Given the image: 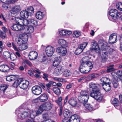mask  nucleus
Returning <instances> with one entry per match:
<instances>
[{
    "mask_svg": "<svg viewBox=\"0 0 122 122\" xmlns=\"http://www.w3.org/2000/svg\"><path fill=\"white\" fill-rule=\"evenodd\" d=\"M92 57L86 56L83 57L81 61V65L80 67V71L86 74L93 67V65L90 59Z\"/></svg>",
    "mask_w": 122,
    "mask_h": 122,
    "instance_id": "1",
    "label": "nucleus"
},
{
    "mask_svg": "<svg viewBox=\"0 0 122 122\" xmlns=\"http://www.w3.org/2000/svg\"><path fill=\"white\" fill-rule=\"evenodd\" d=\"M92 44L94 46L95 48L91 49V51H92L94 50L98 54L100 53V48L103 51L105 50H107L109 47L108 43L106 42L101 40L99 41L98 44H97L95 41L92 42Z\"/></svg>",
    "mask_w": 122,
    "mask_h": 122,
    "instance_id": "2",
    "label": "nucleus"
},
{
    "mask_svg": "<svg viewBox=\"0 0 122 122\" xmlns=\"http://www.w3.org/2000/svg\"><path fill=\"white\" fill-rule=\"evenodd\" d=\"M88 91H82L78 97V99L80 102L83 104L87 103L89 98V96L87 94Z\"/></svg>",
    "mask_w": 122,
    "mask_h": 122,
    "instance_id": "3",
    "label": "nucleus"
},
{
    "mask_svg": "<svg viewBox=\"0 0 122 122\" xmlns=\"http://www.w3.org/2000/svg\"><path fill=\"white\" fill-rule=\"evenodd\" d=\"M122 14V12H118L117 10L115 9H111L109 11V14L111 16L112 19L114 20H116L118 19Z\"/></svg>",
    "mask_w": 122,
    "mask_h": 122,
    "instance_id": "4",
    "label": "nucleus"
},
{
    "mask_svg": "<svg viewBox=\"0 0 122 122\" xmlns=\"http://www.w3.org/2000/svg\"><path fill=\"white\" fill-rule=\"evenodd\" d=\"M96 90L91 92L90 93V96L98 101H100L102 99V95L99 92V89Z\"/></svg>",
    "mask_w": 122,
    "mask_h": 122,
    "instance_id": "5",
    "label": "nucleus"
},
{
    "mask_svg": "<svg viewBox=\"0 0 122 122\" xmlns=\"http://www.w3.org/2000/svg\"><path fill=\"white\" fill-rule=\"evenodd\" d=\"M80 116L76 114H74L71 116L69 120L63 119L62 122H80Z\"/></svg>",
    "mask_w": 122,
    "mask_h": 122,
    "instance_id": "6",
    "label": "nucleus"
},
{
    "mask_svg": "<svg viewBox=\"0 0 122 122\" xmlns=\"http://www.w3.org/2000/svg\"><path fill=\"white\" fill-rule=\"evenodd\" d=\"M87 44V42H84L83 44L78 45L77 49L75 50V54L78 55L82 52Z\"/></svg>",
    "mask_w": 122,
    "mask_h": 122,
    "instance_id": "7",
    "label": "nucleus"
},
{
    "mask_svg": "<svg viewBox=\"0 0 122 122\" xmlns=\"http://www.w3.org/2000/svg\"><path fill=\"white\" fill-rule=\"evenodd\" d=\"M55 51L54 48L50 46H47L45 49L46 54L48 56H51Z\"/></svg>",
    "mask_w": 122,
    "mask_h": 122,
    "instance_id": "8",
    "label": "nucleus"
},
{
    "mask_svg": "<svg viewBox=\"0 0 122 122\" xmlns=\"http://www.w3.org/2000/svg\"><path fill=\"white\" fill-rule=\"evenodd\" d=\"M56 51L60 55L62 56H65L67 52L66 48L62 46L58 47L56 49Z\"/></svg>",
    "mask_w": 122,
    "mask_h": 122,
    "instance_id": "9",
    "label": "nucleus"
},
{
    "mask_svg": "<svg viewBox=\"0 0 122 122\" xmlns=\"http://www.w3.org/2000/svg\"><path fill=\"white\" fill-rule=\"evenodd\" d=\"M32 93L35 95H39L41 94L42 92L41 88L40 86H33L32 88Z\"/></svg>",
    "mask_w": 122,
    "mask_h": 122,
    "instance_id": "10",
    "label": "nucleus"
},
{
    "mask_svg": "<svg viewBox=\"0 0 122 122\" xmlns=\"http://www.w3.org/2000/svg\"><path fill=\"white\" fill-rule=\"evenodd\" d=\"M29 84V82L28 81L21 79V81H20L19 87L23 89H25L27 88Z\"/></svg>",
    "mask_w": 122,
    "mask_h": 122,
    "instance_id": "11",
    "label": "nucleus"
},
{
    "mask_svg": "<svg viewBox=\"0 0 122 122\" xmlns=\"http://www.w3.org/2000/svg\"><path fill=\"white\" fill-rule=\"evenodd\" d=\"M23 32L26 33H32L34 31L33 27L32 26H30L22 27Z\"/></svg>",
    "mask_w": 122,
    "mask_h": 122,
    "instance_id": "12",
    "label": "nucleus"
},
{
    "mask_svg": "<svg viewBox=\"0 0 122 122\" xmlns=\"http://www.w3.org/2000/svg\"><path fill=\"white\" fill-rule=\"evenodd\" d=\"M99 86L98 84L94 83L91 82L89 84V89L90 91H92L93 92H94L99 89L98 87Z\"/></svg>",
    "mask_w": 122,
    "mask_h": 122,
    "instance_id": "13",
    "label": "nucleus"
},
{
    "mask_svg": "<svg viewBox=\"0 0 122 122\" xmlns=\"http://www.w3.org/2000/svg\"><path fill=\"white\" fill-rule=\"evenodd\" d=\"M117 36L114 34L110 35L109 39V43L110 44H113L117 41Z\"/></svg>",
    "mask_w": 122,
    "mask_h": 122,
    "instance_id": "14",
    "label": "nucleus"
},
{
    "mask_svg": "<svg viewBox=\"0 0 122 122\" xmlns=\"http://www.w3.org/2000/svg\"><path fill=\"white\" fill-rule=\"evenodd\" d=\"M38 56L37 53L35 51H31L29 53V59L31 60L36 59Z\"/></svg>",
    "mask_w": 122,
    "mask_h": 122,
    "instance_id": "15",
    "label": "nucleus"
},
{
    "mask_svg": "<svg viewBox=\"0 0 122 122\" xmlns=\"http://www.w3.org/2000/svg\"><path fill=\"white\" fill-rule=\"evenodd\" d=\"M41 107H43L45 110H48L51 109L52 106L50 102H47L43 103L41 105Z\"/></svg>",
    "mask_w": 122,
    "mask_h": 122,
    "instance_id": "16",
    "label": "nucleus"
},
{
    "mask_svg": "<svg viewBox=\"0 0 122 122\" xmlns=\"http://www.w3.org/2000/svg\"><path fill=\"white\" fill-rule=\"evenodd\" d=\"M21 10V8L20 5H15L13 7L11 13L13 14H16L20 11Z\"/></svg>",
    "mask_w": 122,
    "mask_h": 122,
    "instance_id": "17",
    "label": "nucleus"
},
{
    "mask_svg": "<svg viewBox=\"0 0 122 122\" xmlns=\"http://www.w3.org/2000/svg\"><path fill=\"white\" fill-rule=\"evenodd\" d=\"M23 26H20L17 24H15L12 25L11 28L13 30L15 31L23 30L22 27Z\"/></svg>",
    "mask_w": 122,
    "mask_h": 122,
    "instance_id": "18",
    "label": "nucleus"
},
{
    "mask_svg": "<svg viewBox=\"0 0 122 122\" xmlns=\"http://www.w3.org/2000/svg\"><path fill=\"white\" fill-rule=\"evenodd\" d=\"M30 111L29 110L24 111L20 114V115L22 118H25L26 117H29L30 115L29 114Z\"/></svg>",
    "mask_w": 122,
    "mask_h": 122,
    "instance_id": "19",
    "label": "nucleus"
},
{
    "mask_svg": "<svg viewBox=\"0 0 122 122\" xmlns=\"http://www.w3.org/2000/svg\"><path fill=\"white\" fill-rule=\"evenodd\" d=\"M83 104L88 112H91L95 110L93 106L90 104L85 103Z\"/></svg>",
    "mask_w": 122,
    "mask_h": 122,
    "instance_id": "20",
    "label": "nucleus"
},
{
    "mask_svg": "<svg viewBox=\"0 0 122 122\" xmlns=\"http://www.w3.org/2000/svg\"><path fill=\"white\" fill-rule=\"evenodd\" d=\"M48 95L44 93L41 94L39 97V100L41 102H45L48 100Z\"/></svg>",
    "mask_w": 122,
    "mask_h": 122,
    "instance_id": "21",
    "label": "nucleus"
},
{
    "mask_svg": "<svg viewBox=\"0 0 122 122\" xmlns=\"http://www.w3.org/2000/svg\"><path fill=\"white\" fill-rule=\"evenodd\" d=\"M111 103L116 108L118 109H120V103L117 98H114L111 102Z\"/></svg>",
    "mask_w": 122,
    "mask_h": 122,
    "instance_id": "22",
    "label": "nucleus"
},
{
    "mask_svg": "<svg viewBox=\"0 0 122 122\" xmlns=\"http://www.w3.org/2000/svg\"><path fill=\"white\" fill-rule=\"evenodd\" d=\"M9 70L8 66L6 65H2L0 66V71L4 72H7Z\"/></svg>",
    "mask_w": 122,
    "mask_h": 122,
    "instance_id": "23",
    "label": "nucleus"
},
{
    "mask_svg": "<svg viewBox=\"0 0 122 122\" xmlns=\"http://www.w3.org/2000/svg\"><path fill=\"white\" fill-rule=\"evenodd\" d=\"M20 15L22 18H27L30 15L28 12L26 10L22 11L20 13Z\"/></svg>",
    "mask_w": 122,
    "mask_h": 122,
    "instance_id": "24",
    "label": "nucleus"
},
{
    "mask_svg": "<svg viewBox=\"0 0 122 122\" xmlns=\"http://www.w3.org/2000/svg\"><path fill=\"white\" fill-rule=\"evenodd\" d=\"M110 84V82L107 84H102L103 87L106 92L109 91L111 89V86Z\"/></svg>",
    "mask_w": 122,
    "mask_h": 122,
    "instance_id": "25",
    "label": "nucleus"
},
{
    "mask_svg": "<svg viewBox=\"0 0 122 122\" xmlns=\"http://www.w3.org/2000/svg\"><path fill=\"white\" fill-rule=\"evenodd\" d=\"M33 72L35 73H38L39 74H40L41 73L38 69L35 70L32 69H31V70H29L28 71V73L31 76H33Z\"/></svg>",
    "mask_w": 122,
    "mask_h": 122,
    "instance_id": "26",
    "label": "nucleus"
},
{
    "mask_svg": "<svg viewBox=\"0 0 122 122\" xmlns=\"http://www.w3.org/2000/svg\"><path fill=\"white\" fill-rule=\"evenodd\" d=\"M58 43L61 45L66 47L67 46L68 43L64 39H61L58 40Z\"/></svg>",
    "mask_w": 122,
    "mask_h": 122,
    "instance_id": "27",
    "label": "nucleus"
},
{
    "mask_svg": "<svg viewBox=\"0 0 122 122\" xmlns=\"http://www.w3.org/2000/svg\"><path fill=\"white\" fill-rule=\"evenodd\" d=\"M68 103L70 105L73 107L76 106L77 104L76 101L72 98H71L69 100Z\"/></svg>",
    "mask_w": 122,
    "mask_h": 122,
    "instance_id": "28",
    "label": "nucleus"
},
{
    "mask_svg": "<svg viewBox=\"0 0 122 122\" xmlns=\"http://www.w3.org/2000/svg\"><path fill=\"white\" fill-rule=\"evenodd\" d=\"M29 111H30V112L29 114L30 115L29 117L33 119L37 115L36 111L33 110H29Z\"/></svg>",
    "mask_w": 122,
    "mask_h": 122,
    "instance_id": "29",
    "label": "nucleus"
},
{
    "mask_svg": "<svg viewBox=\"0 0 122 122\" xmlns=\"http://www.w3.org/2000/svg\"><path fill=\"white\" fill-rule=\"evenodd\" d=\"M36 16L38 19H41L44 16L43 13L40 11L37 12L36 14Z\"/></svg>",
    "mask_w": 122,
    "mask_h": 122,
    "instance_id": "30",
    "label": "nucleus"
},
{
    "mask_svg": "<svg viewBox=\"0 0 122 122\" xmlns=\"http://www.w3.org/2000/svg\"><path fill=\"white\" fill-rule=\"evenodd\" d=\"M81 32L78 30H76L74 31L73 32V36L77 38L81 35Z\"/></svg>",
    "mask_w": 122,
    "mask_h": 122,
    "instance_id": "31",
    "label": "nucleus"
},
{
    "mask_svg": "<svg viewBox=\"0 0 122 122\" xmlns=\"http://www.w3.org/2000/svg\"><path fill=\"white\" fill-rule=\"evenodd\" d=\"M71 113L68 110H65L63 112V115L65 118H68L70 116Z\"/></svg>",
    "mask_w": 122,
    "mask_h": 122,
    "instance_id": "32",
    "label": "nucleus"
},
{
    "mask_svg": "<svg viewBox=\"0 0 122 122\" xmlns=\"http://www.w3.org/2000/svg\"><path fill=\"white\" fill-rule=\"evenodd\" d=\"M24 34H22L20 35L19 36L20 38L22 39L24 41L26 42L28 39V36L26 34L27 33H24Z\"/></svg>",
    "mask_w": 122,
    "mask_h": 122,
    "instance_id": "33",
    "label": "nucleus"
},
{
    "mask_svg": "<svg viewBox=\"0 0 122 122\" xmlns=\"http://www.w3.org/2000/svg\"><path fill=\"white\" fill-rule=\"evenodd\" d=\"M28 12V13L30 14V16H31L34 12V9L33 7L30 6L28 7L27 8V10Z\"/></svg>",
    "mask_w": 122,
    "mask_h": 122,
    "instance_id": "34",
    "label": "nucleus"
},
{
    "mask_svg": "<svg viewBox=\"0 0 122 122\" xmlns=\"http://www.w3.org/2000/svg\"><path fill=\"white\" fill-rule=\"evenodd\" d=\"M53 91L54 93L57 95H59L61 93L60 89L57 87H54L53 88Z\"/></svg>",
    "mask_w": 122,
    "mask_h": 122,
    "instance_id": "35",
    "label": "nucleus"
},
{
    "mask_svg": "<svg viewBox=\"0 0 122 122\" xmlns=\"http://www.w3.org/2000/svg\"><path fill=\"white\" fill-rule=\"evenodd\" d=\"M16 79V78L15 76L11 75L7 76L6 78V80L7 81H10L14 80Z\"/></svg>",
    "mask_w": 122,
    "mask_h": 122,
    "instance_id": "36",
    "label": "nucleus"
},
{
    "mask_svg": "<svg viewBox=\"0 0 122 122\" xmlns=\"http://www.w3.org/2000/svg\"><path fill=\"white\" fill-rule=\"evenodd\" d=\"M100 80L101 82H102V84H107L110 82V79L106 77H102Z\"/></svg>",
    "mask_w": 122,
    "mask_h": 122,
    "instance_id": "37",
    "label": "nucleus"
},
{
    "mask_svg": "<svg viewBox=\"0 0 122 122\" xmlns=\"http://www.w3.org/2000/svg\"><path fill=\"white\" fill-rule=\"evenodd\" d=\"M117 79L113 78L112 80V81L113 84V87L115 88L117 87L118 86V82L117 81Z\"/></svg>",
    "mask_w": 122,
    "mask_h": 122,
    "instance_id": "38",
    "label": "nucleus"
},
{
    "mask_svg": "<svg viewBox=\"0 0 122 122\" xmlns=\"http://www.w3.org/2000/svg\"><path fill=\"white\" fill-rule=\"evenodd\" d=\"M18 48L20 50L22 51L27 49L28 48V46L24 43H23L20 44Z\"/></svg>",
    "mask_w": 122,
    "mask_h": 122,
    "instance_id": "39",
    "label": "nucleus"
},
{
    "mask_svg": "<svg viewBox=\"0 0 122 122\" xmlns=\"http://www.w3.org/2000/svg\"><path fill=\"white\" fill-rule=\"evenodd\" d=\"M61 71H62V68L61 66H59L55 68L54 72L56 74L58 75L59 74V72Z\"/></svg>",
    "mask_w": 122,
    "mask_h": 122,
    "instance_id": "40",
    "label": "nucleus"
},
{
    "mask_svg": "<svg viewBox=\"0 0 122 122\" xmlns=\"http://www.w3.org/2000/svg\"><path fill=\"white\" fill-rule=\"evenodd\" d=\"M12 45L14 49V50L17 51L15 52V54L18 56L19 57H21V55L18 51V49L16 47L15 45L13 42H12Z\"/></svg>",
    "mask_w": 122,
    "mask_h": 122,
    "instance_id": "41",
    "label": "nucleus"
},
{
    "mask_svg": "<svg viewBox=\"0 0 122 122\" xmlns=\"http://www.w3.org/2000/svg\"><path fill=\"white\" fill-rule=\"evenodd\" d=\"M21 79H20L16 80L13 84V86L15 87H16L18 86H19L20 84V81H21Z\"/></svg>",
    "mask_w": 122,
    "mask_h": 122,
    "instance_id": "42",
    "label": "nucleus"
},
{
    "mask_svg": "<svg viewBox=\"0 0 122 122\" xmlns=\"http://www.w3.org/2000/svg\"><path fill=\"white\" fill-rule=\"evenodd\" d=\"M116 6L117 9L119 10L122 11V3L121 2L117 3Z\"/></svg>",
    "mask_w": 122,
    "mask_h": 122,
    "instance_id": "43",
    "label": "nucleus"
},
{
    "mask_svg": "<svg viewBox=\"0 0 122 122\" xmlns=\"http://www.w3.org/2000/svg\"><path fill=\"white\" fill-rule=\"evenodd\" d=\"M70 75L71 73L70 71L67 70H66L63 72V76H68Z\"/></svg>",
    "mask_w": 122,
    "mask_h": 122,
    "instance_id": "44",
    "label": "nucleus"
},
{
    "mask_svg": "<svg viewBox=\"0 0 122 122\" xmlns=\"http://www.w3.org/2000/svg\"><path fill=\"white\" fill-rule=\"evenodd\" d=\"M3 55L4 57L9 58L10 57V54L9 51H5L3 52Z\"/></svg>",
    "mask_w": 122,
    "mask_h": 122,
    "instance_id": "45",
    "label": "nucleus"
},
{
    "mask_svg": "<svg viewBox=\"0 0 122 122\" xmlns=\"http://www.w3.org/2000/svg\"><path fill=\"white\" fill-rule=\"evenodd\" d=\"M29 23L31 24L32 25H37V22L35 20L32 19H29Z\"/></svg>",
    "mask_w": 122,
    "mask_h": 122,
    "instance_id": "46",
    "label": "nucleus"
},
{
    "mask_svg": "<svg viewBox=\"0 0 122 122\" xmlns=\"http://www.w3.org/2000/svg\"><path fill=\"white\" fill-rule=\"evenodd\" d=\"M62 100V98L61 97H59L58 98V99L56 101V102L60 106L62 105L61 102Z\"/></svg>",
    "mask_w": 122,
    "mask_h": 122,
    "instance_id": "47",
    "label": "nucleus"
},
{
    "mask_svg": "<svg viewBox=\"0 0 122 122\" xmlns=\"http://www.w3.org/2000/svg\"><path fill=\"white\" fill-rule=\"evenodd\" d=\"M7 86L5 84H3L0 87V89L4 92L6 89L7 88Z\"/></svg>",
    "mask_w": 122,
    "mask_h": 122,
    "instance_id": "48",
    "label": "nucleus"
},
{
    "mask_svg": "<svg viewBox=\"0 0 122 122\" xmlns=\"http://www.w3.org/2000/svg\"><path fill=\"white\" fill-rule=\"evenodd\" d=\"M43 107H41V105L40 106L38 109V111L36 112L37 113V115L41 113L43 110H45Z\"/></svg>",
    "mask_w": 122,
    "mask_h": 122,
    "instance_id": "49",
    "label": "nucleus"
},
{
    "mask_svg": "<svg viewBox=\"0 0 122 122\" xmlns=\"http://www.w3.org/2000/svg\"><path fill=\"white\" fill-rule=\"evenodd\" d=\"M23 24L22 26H24L23 25L25 26H27L28 24L29 23V19L28 20L26 19H23V22H22Z\"/></svg>",
    "mask_w": 122,
    "mask_h": 122,
    "instance_id": "50",
    "label": "nucleus"
},
{
    "mask_svg": "<svg viewBox=\"0 0 122 122\" xmlns=\"http://www.w3.org/2000/svg\"><path fill=\"white\" fill-rule=\"evenodd\" d=\"M122 76V71L119 70L116 73V76L117 77L116 79L117 78H119L121 77Z\"/></svg>",
    "mask_w": 122,
    "mask_h": 122,
    "instance_id": "51",
    "label": "nucleus"
},
{
    "mask_svg": "<svg viewBox=\"0 0 122 122\" xmlns=\"http://www.w3.org/2000/svg\"><path fill=\"white\" fill-rule=\"evenodd\" d=\"M95 48V47L94 46H93H93H92V48H90V50H88V51H87L86 52V55H88V56H89V55H91L92 56V57H93V58H94V55H92L91 54V52H90V51L91 52H92L93 51H95V50H93L92 51H91V49H92V48Z\"/></svg>",
    "mask_w": 122,
    "mask_h": 122,
    "instance_id": "52",
    "label": "nucleus"
},
{
    "mask_svg": "<svg viewBox=\"0 0 122 122\" xmlns=\"http://www.w3.org/2000/svg\"><path fill=\"white\" fill-rule=\"evenodd\" d=\"M10 57L11 60L13 61L17 59L16 56L14 54H13L10 55Z\"/></svg>",
    "mask_w": 122,
    "mask_h": 122,
    "instance_id": "53",
    "label": "nucleus"
},
{
    "mask_svg": "<svg viewBox=\"0 0 122 122\" xmlns=\"http://www.w3.org/2000/svg\"><path fill=\"white\" fill-rule=\"evenodd\" d=\"M17 42L18 44L20 45L23 43H24L25 42H25L22 39L20 38L19 36Z\"/></svg>",
    "mask_w": 122,
    "mask_h": 122,
    "instance_id": "54",
    "label": "nucleus"
},
{
    "mask_svg": "<svg viewBox=\"0 0 122 122\" xmlns=\"http://www.w3.org/2000/svg\"><path fill=\"white\" fill-rule=\"evenodd\" d=\"M0 36L2 39L5 38L6 37L5 34L2 31H0Z\"/></svg>",
    "mask_w": 122,
    "mask_h": 122,
    "instance_id": "55",
    "label": "nucleus"
},
{
    "mask_svg": "<svg viewBox=\"0 0 122 122\" xmlns=\"http://www.w3.org/2000/svg\"><path fill=\"white\" fill-rule=\"evenodd\" d=\"M24 62L25 63L27 64L30 66H32V64L31 62L28 60L25 59L24 60Z\"/></svg>",
    "mask_w": 122,
    "mask_h": 122,
    "instance_id": "56",
    "label": "nucleus"
},
{
    "mask_svg": "<svg viewBox=\"0 0 122 122\" xmlns=\"http://www.w3.org/2000/svg\"><path fill=\"white\" fill-rule=\"evenodd\" d=\"M43 78L46 81H48V75L47 74L44 73L43 74Z\"/></svg>",
    "mask_w": 122,
    "mask_h": 122,
    "instance_id": "57",
    "label": "nucleus"
},
{
    "mask_svg": "<svg viewBox=\"0 0 122 122\" xmlns=\"http://www.w3.org/2000/svg\"><path fill=\"white\" fill-rule=\"evenodd\" d=\"M1 1L4 3L9 4L11 2V0H0Z\"/></svg>",
    "mask_w": 122,
    "mask_h": 122,
    "instance_id": "58",
    "label": "nucleus"
},
{
    "mask_svg": "<svg viewBox=\"0 0 122 122\" xmlns=\"http://www.w3.org/2000/svg\"><path fill=\"white\" fill-rule=\"evenodd\" d=\"M107 60V58L106 56H103L102 57V61L103 62H106Z\"/></svg>",
    "mask_w": 122,
    "mask_h": 122,
    "instance_id": "59",
    "label": "nucleus"
},
{
    "mask_svg": "<svg viewBox=\"0 0 122 122\" xmlns=\"http://www.w3.org/2000/svg\"><path fill=\"white\" fill-rule=\"evenodd\" d=\"M66 30H61L59 32L60 34L62 36L66 35Z\"/></svg>",
    "mask_w": 122,
    "mask_h": 122,
    "instance_id": "60",
    "label": "nucleus"
},
{
    "mask_svg": "<svg viewBox=\"0 0 122 122\" xmlns=\"http://www.w3.org/2000/svg\"><path fill=\"white\" fill-rule=\"evenodd\" d=\"M2 6L3 8L5 10H7L8 8V4L6 3L3 4Z\"/></svg>",
    "mask_w": 122,
    "mask_h": 122,
    "instance_id": "61",
    "label": "nucleus"
},
{
    "mask_svg": "<svg viewBox=\"0 0 122 122\" xmlns=\"http://www.w3.org/2000/svg\"><path fill=\"white\" fill-rule=\"evenodd\" d=\"M73 86V84L72 83H69L66 86V88L67 89H69L72 87Z\"/></svg>",
    "mask_w": 122,
    "mask_h": 122,
    "instance_id": "62",
    "label": "nucleus"
},
{
    "mask_svg": "<svg viewBox=\"0 0 122 122\" xmlns=\"http://www.w3.org/2000/svg\"><path fill=\"white\" fill-rule=\"evenodd\" d=\"M60 63V62H59L54 60L53 63V65L54 66H56L59 65Z\"/></svg>",
    "mask_w": 122,
    "mask_h": 122,
    "instance_id": "63",
    "label": "nucleus"
},
{
    "mask_svg": "<svg viewBox=\"0 0 122 122\" xmlns=\"http://www.w3.org/2000/svg\"><path fill=\"white\" fill-rule=\"evenodd\" d=\"M120 49L122 52V39H120Z\"/></svg>",
    "mask_w": 122,
    "mask_h": 122,
    "instance_id": "64",
    "label": "nucleus"
}]
</instances>
